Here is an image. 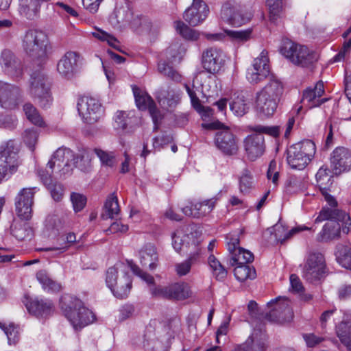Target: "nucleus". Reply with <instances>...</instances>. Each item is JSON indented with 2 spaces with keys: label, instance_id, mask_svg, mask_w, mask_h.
<instances>
[{
  "label": "nucleus",
  "instance_id": "obj_37",
  "mask_svg": "<svg viewBox=\"0 0 351 351\" xmlns=\"http://www.w3.org/2000/svg\"><path fill=\"white\" fill-rule=\"evenodd\" d=\"M258 92L279 101L283 93V84L276 77L270 75L267 84Z\"/></svg>",
  "mask_w": 351,
  "mask_h": 351
},
{
  "label": "nucleus",
  "instance_id": "obj_41",
  "mask_svg": "<svg viewBox=\"0 0 351 351\" xmlns=\"http://www.w3.org/2000/svg\"><path fill=\"white\" fill-rule=\"evenodd\" d=\"M141 263L143 266L147 267L151 270L156 267V262L158 261V255L154 245L147 244L140 251Z\"/></svg>",
  "mask_w": 351,
  "mask_h": 351
},
{
  "label": "nucleus",
  "instance_id": "obj_27",
  "mask_svg": "<svg viewBox=\"0 0 351 351\" xmlns=\"http://www.w3.org/2000/svg\"><path fill=\"white\" fill-rule=\"evenodd\" d=\"M0 64L8 75L14 77H19L23 73V66L21 60L9 49L2 51Z\"/></svg>",
  "mask_w": 351,
  "mask_h": 351
},
{
  "label": "nucleus",
  "instance_id": "obj_19",
  "mask_svg": "<svg viewBox=\"0 0 351 351\" xmlns=\"http://www.w3.org/2000/svg\"><path fill=\"white\" fill-rule=\"evenodd\" d=\"M226 55L217 47H210L202 53L203 67L210 73H218L225 63Z\"/></svg>",
  "mask_w": 351,
  "mask_h": 351
},
{
  "label": "nucleus",
  "instance_id": "obj_23",
  "mask_svg": "<svg viewBox=\"0 0 351 351\" xmlns=\"http://www.w3.org/2000/svg\"><path fill=\"white\" fill-rule=\"evenodd\" d=\"M325 219H335L343 222L342 231L348 234L351 231V220L349 215L343 210L332 208H323L319 215L315 219V223H319Z\"/></svg>",
  "mask_w": 351,
  "mask_h": 351
},
{
  "label": "nucleus",
  "instance_id": "obj_63",
  "mask_svg": "<svg viewBox=\"0 0 351 351\" xmlns=\"http://www.w3.org/2000/svg\"><path fill=\"white\" fill-rule=\"evenodd\" d=\"M94 153L99 158L102 165L112 167L114 165V156L112 152H107L101 149L95 148Z\"/></svg>",
  "mask_w": 351,
  "mask_h": 351
},
{
  "label": "nucleus",
  "instance_id": "obj_22",
  "mask_svg": "<svg viewBox=\"0 0 351 351\" xmlns=\"http://www.w3.org/2000/svg\"><path fill=\"white\" fill-rule=\"evenodd\" d=\"M217 200L215 197L199 202H190L189 205L182 208V211L186 216L199 218L210 213Z\"/></svg>",
  "mask_w": 351,
  "mask_h": 351
},
{
  "label": "nucleus",
  "instance_id": "obj_34",
  "mask_svg": "<svg viewBox=\"0 0 351 351\" xmlns=\"http://www.w3.org/2000/svg\"><path fill=\"white\" fill-rule=\"evenodd\" d=\"M41 4L39 0H19L18 11L21 16L34 20L39 16Z\"/></svg>",
  "mask_w": 351,
  "mask_h": 351
},
{
  "label": "nucleus",
  "instance_id": "obj_44",
  "mask_svg": "<svg viewBox=\"0 0 351 351\" xmlns=\"http://www.w3.org/2000/svg\"><path fill=\"white\" fill-rule=\"evenodd\" d=\"M234 274L236 278L240 282H244L248 279L254 280L256 277L254 267L247 264L236 265Z\"/></svg>",
  "mask_w": 351,
  "mask_h": 351
},
{
  "label": "nucleus",
  "instance_id": "obj_25",
  "mask_svg": "<svg viewBox=\"0 0 351 351\" xmlns=\"http://www.w3.org/2000/svg\"><path fill=\"white\" fill-rule=\"evenodd\" d=\"M280 300L279 298L268 302L269 306L273 304L275 306L267 315V317L271 321L289 322L293 318V313L289 306V301L285 299L282 302H279Z\"/></svg>",
  "mask_w": 351,
  "mask_h": 351
},
{
  "label": "nucleus",
  "instance_id": "obj_53",
  "mask_svg": "<svg viewBox=\"0 0 351 351\" xmlns=\"http://www.w3.org/2000/svg\"><path fill=\"white\" fill-rule=\"evenodd\" d=\"M0 328L2 329L6 335L10 345H15L19 341L18 326L13 324L5 325L0 322Z\"/></svg>",
  "mask_w": 351,
  "mask_h": 351
},
{
  "label": "nucleus",
  "instance_id": "obj_33",
  "mask_svg": "<svg viewBox=\"0 0 351 351\" xmlns=\"http://www.w3.org/2000/svg\"><path fill=\"white\" fill-rule=\"evenodd\" d=\"M38 175L43 184L50 191L52 198L56 202L61 201L64 196V191L63 186L52 180L51 175L49 173L48 170H39Z\"/></svg>",
  "mask_w": 351,
  "mask_h": 351
},
{
  "label": "nucleus",
  "instance_id": "obj_42",
  "mask_svg": "<svg viewBox=\"0 0 351 351\" xmlns=\"http://www.w3.org/2000/svg\"><path fill=\"white\" fill-rule=\"evenodd\" d=\"M337 334L341 343L351 351V315L344 319L337 327Z\"/></svg>",
  "mask_w": 351,
  "mask_h": 351
},
{
  "label": "nucleus",
  "instance_id": "obj_7",
  "mask_svg": "<svg viewBox=\"0 0 351 351\" xmlns=\"http://www.w3.org/2000/svg\"><path fill=\"white\" fill-rule=\"evenodd\" d=\"M252 16V12L239 0H227L222 5L221 17L231 25L241 26L248 23Z\"/></svg>",
  "mask_w": 351,
  "mask_h": 351
},
{
  "label": "nucleus",
  "instance_id": "obj_30",
  "mask_svg": "<svg viewBox=\"0 0 351 351\" xmlns=\"http://www.w3.org/2000/svg\"><path fill=\"white\" fill-rule=\"evenodd\" d=\"M278 101L258 92L256 96L255 110L261 118L269 117L276 112Z\"/></svg>",
  "mask_w": 351,
  "mask_h": 351
},
{
  "label": "nucleus",
  "instance_id": "obj_4",
  "mask_svg": "<svg viewBox=\"0 0 351 351\" xmlns=\"http://www.w3.org/2000/svg\"><path fill=\"white\" fill-rule=\"evenodd\" d=\"M280 51L293 64L302 67H308L317 60V56L313 51L288 38L282 40Z\"/></svg>",
  "mask_w": 351,
  "mask_h": 351
},
{
  "label": "nucleus",
  "instance_id": "obj_14",
  "mask_svg": "<svg viewBox=\"0 0 351 351\" xmlns=\"http://www.w3.org/2000/svg\"><path fill=\"white\" fill-rule=\"evenodd\" d=\"M77 110L84 121L90 124L97 122L103 114L101 103L89 97H83L79 99Z\"/></svg>",
  "mask_w": 351,
  "mask_h": 351
},
{
  "label": "nucleus",
  "instance_id": "obj_50",
  "mask_svg": "<svg viewBox=\"0 0 351 351\" xmlns=\"http://www.w3.org/2000/svg\"><path fill=\"white\" fill-rule=\"evenodd\" d=\"M92 35L101 41L106 42L114 49L122 51L120 49L119 41L113 35L99 29H97L95 32H92Z\"/></svg>",
  "mask_w": 351,
  "mask_h": 351
},
{
  "label": "nucleus",
  "instance_id": "obj_26",
  "mask_svg": "<svg viewBox=\"0 0 351 351\" xmlns=\"http://www.w3.org/2000/svg\"><path fill=\"white\" fill-rule=\"evenodd\" d=\"M79 55L74 51H67L57 64L58 73L64 78L71 79L77 73Z\"/></svg>",
  "mask_w": 351,
  "mask_h": 351
},
{
  "label": "nucleus",
  "instance_id": "obj_18",
  "mask_svg": "<svg viewBox=\"0 0 351 351\" xmlns=\"http://www.w3.org/2000/svg\"><path fill=\"white\" fill-rule=\"evenodd\" d=\"M21 89L14 85L0 80V106L5 109L16 108L22 101Z\"/></svg>",
  "mask_w": 351,
  "mask_h": 351
},
{
  "label": "nucleus",
  "instance_id": "obj_43",
  "mask_svg": "<svg viewBox=\"0 0 351 351\" xmlns=\"http://www.w3.org/2000/svg\"><path fill=\"white\" fill-rule=\"evenodd\" d=\"M230 109L237 117H242L249 110V106L243 93H234L229 103Z\"/></svg>",
  "mask_w": 351,
  "mask_h": 351
},
{
  "label": "nucleus",
  "instance_id": "obj_13",
  "mask_svg": "<svg viewBox=\"0 0 351 351\" xmlns=\"http://www.w3.org/2000/svg\"><path fill=\"white\" fill-rule=\"evenodd\" d=\"M150 292L154 297L177 300H183L192 295L191 287L185 282H177L166 287H153L150 288Z\"/></svg>",
  "mask_w": 351,
  "mask_h": 351
},
{
  "label": "nucleus",
  "instance_id": "obj_59",
  "mask_svg": "<svg viewBox=\"0 0 351 351\" xmlns=\"http://www.w3.org/2000/svg\"><path fill=\"white\" fill-rule=\"evenodd\" d=\"M250 130L258 134H267L276 138L280 134V128L278 126H265L261 125H255L250 128Z\"/></svg>",
  "mask_w": 351,
  "mask_h": 351
},
{
  "label": "nucleus",
  "instance_id": "obj_31",
  "mask_svg": "<svg viewBox=\"0 0 351 351\" xmlns=\"http://www.w3.org/2000/svg\"><path fill=\"white\" fill-rule=\"evenodd\" d=\"M156 97L161 108L167 111L173 110L180 101L178 91L170 87L160 89Z\"/></svg>",
  "mask_w": 351,
  "mask_h": 351
},
{
  "label": "nucleus",
  "instance_id": "obj_17",
  "mask_svg": "<svg viewBox=\"0 0 351 351\" xmlns=\"http://www.w3.org/2000/svg\"><path fill=\"white\" fill-rule=\"evenodd\" d=\"M267 55V51L263 50L247 69V79L251 84H258L269 76L270 69Z\"/></svg>",
  "mask_w": 351,
  "mask_h": 351
},
{
  "label": "nucleus",
  "instance_id": "obj_38",
  "mask_svg": "<svg viewBox=\"0 0 351 351\" xmlns=\"http://www.w3.org/2000/svg\"><path fill=\"white\" fill-rule=\"evenodd\" d=\"M322 231L318 234L317 239L319 241H328L337 239L340 236L341 226L335 219H328Z\"/></svg>",
  "mask_w": 351,
  "mask_h": 351
},
{
  "label": "nucleus",
  "instance_id": "obj_29",
  "mask_svg": "<svg viewBox=\"0 0 351 351\" xmlns=\"http://www.w3.org/2000/svg\"><path fill=\"white\" fill-rule=\"evenodd\" d=\"M324 93V84L322 82H318L314 88L309 87L304 90L302 102L310 108L319 106L321 104L328 101L327 98L321 99Z\"/></svg>",
  "mask_w": 351,
  "mask_h": 351
},
{
  "label": "nucleus",
  "instance_id": "obj_15",
  "mask_svg": "<svg viewBox=\"0 0 351 351\" xmlns=\"http://www.w3.org/2000/svg\"><path fill=\"white\" fill-rule=\"evenodd\" d=\"M36 187L23 188L15 197V210L17 216L23 220H29L32 216L34 197Z\"/></svg>",
  "mask_w": 351,
  "mask_h": 351
},
{
  "label": "nucleus",
  "instance_id": "obj_5",
  "mask_svg": "<svg viewBox=\"0 0 351 351\" xmlns=\"http://www.w3.org/2000/svg\"><path fill=\"white\" fill-rule=\"evenodd\" d=\"M316 152L315 143L304 140L291 145L287 151V162L293 169L302 170L311 161Z\"/></svg>",
  "mask_w": 351,
  "mask_h": 351
},
{
  "label": "nucleus",
  "instance_id": "obj_45",
  "mask_svg": "<svg viewBox=\"0 0 351 351\" xmlns=\"http://www.w3.org/2000/svg\"><path fill=\"white\" fill-rule=\"evenodd\" d=\"M133 93L135 102L138 109L145 110L154 104L152 98L145 92L142 91L137 87H133Z\"/></svg>",
  "mask_w": 351,
  "mask_h": 351
},
{
  "label": "nucleus",
  "instance_id": "obj_12",
  "mask_svg": "<svg viewBox=\"0 0 351 351\" xmlns=\"http://www.w3.org/2000/svg\"><path fill=\"white\" fill-rule=\"evenodd\" d=\"M202 232L195 226H190L184 229L177 230L172 235V245L176 252L184 247L195 248L201 242Z\"/></svg>",
  "mask_w": 351,
  "mask_h": 351
},
{
  "label": "nucleus",
  "instance_id": "obj_32",
  "mask_svg": "<svg viewBox=\"0 0 351 351\" xmlns=\"http://www.w3.org/2000/svg\"><path fill=\"white\" fill-rule=\"evenodd\" d=\"M266 335L261 331L254 330L245 343L237 347L235 351H265Z\"/></svg>",
  "mask_w": 351,
  "mask_h": 351
},
{
  "label": "nucleus",
  "instance_id": "obj_52",
  "mask_svg": "<svg viewBox=\"0 0 351 351\" xmlns=\"http://www.w3.org/2000/svg\"><path fill=\"white\" fill-rule=\"evenodd\" d=\"M254 186V178L251 171L245 168L242 172L239 178V190L243 193L250 191Z\"/></svg>",
  "mask_w": 351,
  "mask_h": 351
},
{
  "label": "nucleus",
  "instance_id": "obj_3",
  "mask_svg": "<svg viewBox=\"0 0 351 351\" xmlns=\"http://www.w3.org/2000/svg\"><path fill=\"white\" fill-rule=\"evenodd\" d=\"M327 272L324 254L317 250L308 252L302 268V277L308 282L317 283L326 277Z\"/></svg>",
  "mask_w": 351,
  "mask_h": 351
},
{
  "label": "nucleus",
  "instance_id": "obj_11",
  "mask_svg": "<svg viewBox=\"0 0 351 351\" xmlns=\"http://www.w3.org/2000/svg\"><path fill=\"white\" fill-rule=\"evenodd\" d=\"M109 20L117 27L130 25L132 28L137 29L147 23L145 17H134L132 10L127 5H117Z\"/></svg>",
  "mask_w": 351,
  "mask_h": 351
},
{
  "label": "nucleus",
  "instance_id": "obj_24",
  "mask_svg": "<svg viewBox=\"0 0 351 351\" xmlns=\"http://www.w3.org/2000/svg\"><path fill=\"white\" fill-rule=\"evenodd\" d=\"M25 306L28 312L37 317H47L53 315L55 311L53 302L46 298L31 299Z\"/></svg>",
  "mask_w": 351,
  "mask_h": 351
},
{
  "label": "nucleus",
  "instance_id": "obj_57",
  "mask_svg": "<svg viewBox=\"0 0 351 351\" xmlns=\"http://www.w3.org/2000/svg\"><path fill=\"white\" fill-rule=\"evenodd\" d=\"M158 69L159 72L174 81H180L181 79L180 75L165 61H160L158 64Z\"/></svg>",
  "mask_w": 351,
  "mask_h": 351
},
{
  "label": "nucleus",
  "instance_id": "obj_48",
  "mask_svg": "<svg viewBox=\"0 0 351 351\" xmlns=\"http://www.w3.org/2000/svg\"><path fill=\"white\" fill-rule=\"evenodd\" d=\"M306 187L303 178L296 176L289 177L285 183V191L287 193L293 194L302 191Z\"/></svg>",
  "mask_w": 351,
  "mask_h": 351
},
{
  "label": "nucleus",
  "instance_id": "obj_55",
  "mask_svg": "<svg viewBox=\"0 0 351 351\" xmlns=\"http://www.w3.org/2000/svg\"><path fill=\"white\" fill-rule=\"evenodd\" d=\"M12 232L13 236L19 241L30 240L33 237V230L27 224L14 226Z\"/></svg>",
  "mask_w": 351,
  "mask_h": 351
},
{
  "label": "nucleus",
  "instance_id": "obj_47",
  "mask_svg": "<svg viewBox=\"0 0 351 351\" xmlns=\"http://www.w3.org/2000/svg\"><path fill=\"white\" fill-rule=\"evenodd\" d=\"M125 266L123 263H117L113 267H109L106 271V283L107 287L110 289L114 287L116 281L124 270Z\"/></svg>",
  "mask_w": 351,
  "mask_h": 351
},
{
  "label": "nucleus",
  "instance_id": "obj_16",
  "mask_svg": "<svg viewBox=\"0 0 351 351\" xmlns=\"http://www.w3.org/2000/svg\"><path fill=\"white\" fill-rule=\"evenodd\" d=\"M226 241L228 250L230 255V263L231 265L247 264L253 261V254L239 246V239L237 234H228Z\"/></svg>",
  "mask_w": 351,
  "mask_h": 351
},
{
  "label": "nucleus",
  "instance_id": "obj_10",
  "mask_svg": "<svg viewBox=\"0 0 351 351\" xmlns=\"http://www.w3.org/2000/svg\"><path fill=\"white\" fill-rule=\"evenodd\" d=\"M29 93L42 108H48L51 104L52 97L49 83L42 71H36L32 74Z\"/></svg>",
  "mask_w": 351,
  "mask_h": 351
},
{
  "label": "nucleus",
  "instance_id": "obj_54",
  "mask_svg": "<svg viewBox=\"0 0 351 351\" xmlns=\"http://www.w3.org/2000/svg\"><path fill=\"white\" fill-rule=\"evenodd\" d=\"M175 27L177 32L185 39L195 40L199 38V34L188 27L182 21H176Z\"/></svg>",
  "mask_w": 351,
  "mask_h": 351
},
{
  "label": "nucleus",
  "instance_id": "obj_40",
  "mask_svg": "<svg viewBox=\"0 0 351 351\" xmlns=\"http://www.w3.org/2000/svg\"><path fill=\"white\" fill-rule=\"evenodd\" d=\"M120 206L115 193L110 194L104 203L101 218L114 219L119 215Z\"/></svg>",
  "mask_w": 351,
  "mask_h": 351
},
{
  "label": "nucleus",
  "instance_id": "obj_2",
  "mask_svg": "<svg viewBox=\"0 0 351 351\" xmlns=\"http://www.w3.org/2000/svg\"><path fill=\"white\" fill-rule=\"evenodd\" d=\"M60 307L75 330L88 326L95 319L93 313L84 306L82 300L75 296L71 295L62 296Z\"/></svg>",
  "mask_w": 351,
  "mask_h": 351
},
{
  "label": "nucleus",
  "instance_id": "obj_28",
  "mask_svg": "<svg viewBox=\"0 0 351 351\" xmlns=\"http://www.w3.org/2000/svg\"><path fill=\"white\" fill-rule=\"evenodd\" d=\"M245 150L248 158L254 160L265 151V139L257 133L248 135L244 140Z\"/></svg>",
  "mask_w": 351,
  "mask_h": 351
},
{
  "label": "nucleus",
  "instance_id": "obj_49",
  "mask_svg": "<svg viewBox=\"0 0 351 351\" xmlns=\"http://www.w3.org/2000/svg\"><path fill=\"white\" fill-rule=\"evenodd\" d=\"M23 111L27 119L33 124L38 126L44 125V121L38 110L30 103L23 106Z\"/></svg>",
  "mask_w": 351,
  "mask_h": 351
},
{
  "label": "nucleus",
  "instance_id": "obj_6",
  "mask_svg": "<svg viewBox=\"0 0 351 351\" xmlns=\"http://www.w3.org/2000/svg\"><path fill=\"white\" fill-rule=\"evenodd\" d=\"M202 127L209 130H219L215 134V144L223 154L233 156L237 154L238 141L229 128L219 121L203 123Z\"/></svg>",
  "mask_w": 351,
  "mask_h": 351
},
{
  "label": "nucleus",
  "instance_id": "obj_58",
  "mask_svg": "<svg viewBox=\"0 0 351 351\" xmlns=\"http://www.w3.org/2000/svg\"><path fill=\"white\" fill-rule=\"evenodd\" d=\"M60 241H62V243H60V247H56L53 248H45L42 249L41 250H58L60 252H64L66 251L69 247L75 242L76 241V237L74 233L70 232L68 233L66 235L61 236L59 239Z\"/></svg>",
  "mask_w": 351,
  "mask_h": 351
},
{
  "label": "nucleus",
  "instance_id": "obj_61",
  "mask_svg": "<svg viewBox=\"0 0 351 351\" xmlns=\"http://www.w3.org/2000/svg\"><path fill=\"white\" fill-rule=\"evenodd\" d=\"M23 141L31 151H34L38 138V133L36 130L28 129L24 132Z\"/></svg>",
  "mask_w": 351,
  "mask_h": 351
},
{
  "label": "nucleus",
  "instance_id": "obj_20",
  "mask_svg": "<svg viewBox=\"0 0 351 351\" xmlns=\"http://www.w3.org/2000/svg\"><path fill=\"white\" fill-rule=\"evenodd\" d=\"M330 161L333 173L348 171L351 169V153L344 147H338L331 153Z\"/></svg>",
  "mask_w": 351,
  "mask_h": 351
},
{
  "label": "nucleus",
  "instance_id": "obj_1",
  "mask_svg": "<svg viewBox=\"0 0 351 351\" xmlns=\"http://www.w3.org/2000/svg\"><path fill=\"white\" fill-rule=\"evenodd\" d=\"M89 163L90 160L87 153L75 155L69 148L60 147L48 162L47 168L50 169V171H48L51 174L56 172L62 176L70 173L74 167L82 171H86L90 166Z\"/></svg>",
  "mask_w": 351,
  "mask_h": 351
},
{
  "label": "nucleus",
  "instance_id": "obj_9",
  "mask_svg": "<svg viewBox=\"0 0 351 351\" xmlns=\"http://www.w3.org/2000/svg\"><path fill=\"white\" fill-rule=\"evenodd\" d=\"M49 39L47 34L40 30L27 31L23 40L25 52L34 59H43L47 56Z\"/></svg>",
  "mask_w": 351,
  "mask_h": 351
},
{
  "label": "nucleus",
  "instance_id": "obj_51",
  "mask_svg": "<svg viewBox=\"0 0 351 351\" xmlns=\"http://www.w3.org/2000/svg\"><path fill=\"white\" fill-rule=\"evenodd\" d=\"M267 5L269 10V20L272 23H276L280 17L282 12V0H267Z\"/></svg>",
  "mask_w": 351,
  "mask_h": 351
},
{
  "label": "nucleus",
  "instance_id": "obj_46",
  "mask_svg": "<svg viewBox=\"0 0 351 351\" xmlns=\"http://www.w3.org/2000/svg\"><path fill=\"white\" fill-rule=\"evenodd\" d=\"M336 259L341 267L351 270V247L340 246L336 252Z\"/></svg>",
  "mask_w": 351,
  "mask_h": 351
},
{
  "label": "nucleus",
  "instance_id": "obj_35",
  "mask_svg": "<svg viewBox=\"0 0 351 351\" xmlns=\"http://www.w3.org/2000/svg\"><path fill=\"white\" fill-rule=\"evenodd\" d=\"M115 282L114 287L110 288L113 295L119 299L128 296L132 288V280L128 274L123 270Z\"/></svg>",
  "mask_w": 351,
  "mask_h": 351
},
{
  "label": "nucleus",
  "instance_id": "obj_39",
  "mask_svg": "<svg viewBox=\"0 0 351 351\" xmlns=\"http://www.w3.org/2000/svg\"><path fill=\"white\" fill-rule=\"evenodd\" d=\"M116 130H125L137 121L134 111H117L114 117Z\"/></svg>",
  "mask_w": 351,
  "mask_h": 351
},
{
  "label": "nucleus",
  "instance_id": "obj_62",
  "mask_svg": "<svg viewBox=\"0 0 351 351\" xmlns=\"http://www.w3.org/2000/svg\"><path fill=\"white\" fill-rule=\"evenodd\" d=\"M180 321L178 319H173L170 322L168 325L164 326V330L167 331L165 336H160L161 341H169L174 337V335L180 330Z\"/></svg>",
  "mask_w": 351,
  "mask_h": 351
},
{
  "label": "nucleus",
  "instance_id": "obj_64",
  "mask_svg": "<svg viewBox=\"0 0 351 351\" xmlns=\"http://www.w3.org/2000/svg\"><path fill=\"white\" fill-rule=\"evenodd\" d=\"M70 199L75 213L81 211L86 204V197L80 193H72L70 196Z\"/></svg>",
  "mask_w": 351,
  "mask_h": 351
},
{
  "label": "nucleus",
  "instance_id": "obj_21",
  "mask_svg": "<svg viewBox=\"0 0 351 351\" xmlns=\"http://www.w3.org/2000/svg\"><path fill=\"white\" fill-rule=\"evenodd\" d=\"M209 8L202 0H193L192 5L183 14L184 19L190 25L196 26L208 16Z\"/></svg>",
  "mask_w": 351,
  "mask_h": 351
},
{
  "label": "nucleus",
  "instance_id": "obj_60",
  "mask_svg": "<svg viewBox=\"0 0 351 351\" xmlns=\"http://www.w3.org/2000/svg\"><path fill=\"white\" fill-rule=\"evenodd\" d=\"M252 30L247 29L245 30H226L225 34L230 37L233 41L245 42L250 39Z\"/></svg>",
  "mask_w": 351,
  "mask_h": 351
},
{
  "label": "nucleus",
  "instance_id": "obj_8",
  "mask_svg": "<svg viewBox=\"0 0 351 351\" xmlns=\"http://www.w3.org/2000/svg\"><path fill=\"white\" fill-rule=\"evenodd\" d=\"M19 151V147L13 140L0 145V182L6 176L16 171L21 164Z\"/></svg>",
  "mask_w": 351,
  "mask_h": 351
},
{
  "label": "nucleus",
  "instance_id": "obj_36",
  "mask_svg": "<svg viewBox=\"0 0 351 351\" xmlns=\"http://www.w3.org/2000/svg\"><path fill=\"white\" fill-rule=\"evenodd\" d=\"M271 228L273 230V231L271 232V234H274L275 239L280 243H285L295 234H298L302 230L309 229L306 226H299L293 228L288 230L281 223H277Z\"/></svg>",
  "mask_w": 351,
  "mask_h": 351
},
{
  "label": "nucleus",
  "instance_id": "obj_56",
  "mask_svg": "<svg viewBox=\"0 0 351 351\" xmlns=\"http://www.w3.org/2000/svg\"><path fill=\"white\" fill-rule=\"evenodd\" d=\"M36 278L39 282L43 285L45 290L57 291L60 289V284L49 278L45 273L40 271L37 274Z\"/></svg>",
  "mask_w": 351,
  "mask_h": 351
}]
</instances>
